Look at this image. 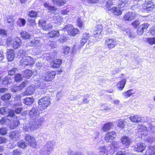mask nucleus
Segmentation results:
<instances>
[{
  "label": "nucleus",
  "instance_id": "nucleus-41",
  "mask_svg": "<svg viewBox=\"0 0 155 155\" xmlns=\"http://www.w3.org/2000/svg\"><path fill=\"white\" fill-rule=\"evenodd\" d=\"M32 74V71L29 70H27L23 72V76L27 78H29Z\"/></svg>",
  "mask_w": 155,
  "mask_h": 155
},
{
  "label": "nucleus",
  "instance_id": "nucleus-3",
  "mask_svg": "<svg viewBox=\"0 0 155 155\" xmlns=\"http://www.w3.org/2000/svg\"><path fill=\"white\" fill-rule=\"evenodd\" d=\"M62 30L67 31L68 34L72 36H75L79 33V31L78 29L74 28L70 25H66Z\"/></svg>",
  "mask_w": 155,
  "mask_h": 155
},
{
  "label": "nucleus",
  "instance_id": "nucleus-9",
  "mask_svg": "<svg viewBox=\"0 0 155 155\" xmlns=\"http://www.w3.org/2000/svg\"><path fill=\"white\" fill-rule=\"evenodd\" d=\"M29 45L33 47L36 49H40L42 46V43L39 38H36L31 41L29 43Z\"/></svg>",
  "mask_w": 155,
  "mask_h": 155
},
{
  "label": "nucleus",
  "instance_id": "nucleus-33",
  "mask_svg": "<svg viewBox=\"0 0 155 155\" xmlns=\"http://www.w3.org/2000/svg\"><path fill=\"white\" fill-rule=\"evenodd\" d=\"M53 20L55 24L60 25L61 21L62 18L58 14H55L53 17Z\"/></svg>",
  "mask_w": 155,
  "mask_h": 155
},
{
  "label": "nucleus",
  "instance_id": "nucleus-51",
  "mask_svg": "<svg viewBox=\"0 0 155 155\" xmlns=\"http://www.w3.org/2000/svg\"><path fill=\"white\" fill-rule=\"evenodd\" d=\"M147 42L150 45L155 44V37L154 38H148L147 40Z\"/></svg>",
  "mask_w": 155,
  "mask_h": 155
},
{
  "label": "nucleus",
  "instance_id": "nucleus-11",
  "mask_svg": "<svg viewBox=\"0 0 155 155\" xmlns=\"http://www.w3.org/2000/svg\"><path fill=\"white\" fill-rule=\"evenodd\" d=\"M137 15L134 11L129 12L124 15V19L125 21H131L135 18Z\"/></svg>",
  "mask_w": 155,
  "mask_h": 155
},
{
  "label": "nucleus",
  "instance_id": "nucleus-40",
  "mask_svg": "<svg viewBox=\"0 0 155 155\" xmlns=\"http://www.w3.org/2000/svg\"><path fill=\"white\" fill-rule=\"evenodd\" d=\"M118 123L117 126L120 128L123 129L125 127V125L124 124L125 120L120 119L117 120Z\"/></svg>",
  "mask_w": 155,
  "mask_h": 155
},
{
  "label": "nucleus",
  "instance_id": "nucleus-61",
  "mask_svg": "<svg viewBox=\"0 0 155 155\" xmlns=\"http://www.w3.org/2000/svg\"><path fill=\"white\" fill-rule=\"evenodd\" d=\"M27 81H24L18 87L19 88V90H21L22 88L26 86L27 84Z\"/></svg>",
  "mask_w": 155,
  "mask_h": 155
},
{
  "label": "nucleus",
  "instance_id": "nucleus-52",
  "mask_svg": "<svg viewBox=\"0 0 155 155\" xmlns=\"http://www.w3.org/2000/svg\"><path fill=\"white\" fill-rule=\"evenodd\" d=\"M17 70V68H12V69L9 70L8 71V74L10 76L13 75Z\"/></svg>",
  "mask_w": 155,
  "mask_h": 155
},
{
  "label": "nucleus",
  "instance_id": "nucleus-15",
  "mask_svg": "<svg viewBox=\"0 0 155 155\" xmlns=\"http://www.w3.org/2000/svg\"><path fill=\"white\" fill-rule=\"evenodd\" d=\"M116 136V133L114 131L107 133L105 135V140L107 142H111Z\"/></svg>",
  "mask_w": 155,
  "mask_h": 155
},
{
  "label": "nucleus",
  "instance_id": "nucleus-46",
  "mask_svg": "<svg viewBox=\"0 0 155 155\" xmlns=\"http://www.w3.org/2000/svg\"><path fill=\"white\" fill-rule=\"evenodd\" d=\"M110 146L112 148L114 147V150H116L117 149L120 147V143L117 142H113L110 144Z\"/></svg>",
  "mask_w": 155,
  "mask_h": 155
},
{
  "label": "nucleus",
  "instance_id": "nucleus-37",
  "mask_svg": "<svg viewBox=\"0 0 155 155\" xmlns=\"http://www.w3.org/2000/svg\"><path fill=\"white\" fill-rule=\"evenodd\" d=\"M48 36H49L51 38L58 37L60 35V34L59 31H52L48 33Z\"/></svg>",
  "mask_w": 155,
  "mask_h": 155
},
{
  "label": "nucleus",
  "instance_id": "nucleus-26",
  "mask_svg": "<svg viewBox=\"0 0 155 155\" xmlns=\"http://www.w3.org/2000/svg\"><path fill=\"white\" fill-rule=\"evenodd\" d=\"M53 4L59 6L63 5L67 3L66 0H52Z\"/></svg>",
  "mask_w": 155,
  "mask_h": 155
},
{
  "label": "nucleus",
  "instance_id": "nucleus-21",
  "mask_svg": "<svg viewBox=\"0 0 155 155\" xmlns=\"http://www.w3.org/2000/svg\"><path fill=\"white\" fill-rule=\"evenodd\" d=\"M146 146L144 143H139L134 146L135 151L138 152H142L145 149Z\"/></svg>",
  "mask_w": 155,
  "mask_h": 155
},
{
  "label": "nucleus",
  "instance_id": "nucleus-45",
  "mask_svg": "<svg viewBox=\"0 0 155 155\" xmlns=\"http://www.w3.org/2000/svg\"><path fill=\"white\" fill-rule=\"evenodd\" d=\"M12 82V80L10 78L7 76L2 81V84L5 85H7Z\"/></svg>",
  "mask_w": 155,
  "mask_h": 155
},
{
  "label": "nucleus",
  "instance_id": "nucleus-39",
  "mask_svg": "<svg viewBox=\"0 0 155 155\" xmlns=\"http://www.w3.org/2000/svg\"><path fill=\"white\" fill-rule=\"evenodd\" d=\"M44 5L45 7L48 10V11L49 12H53L54 11H55L56 9V8L54 7L50 6L46 3H45L44 4Z\"/></svg>",
  "mask_w": 155,
  "mask_h": 155
},
{
  "label": "nucleus",
  "instance_id": "nucleus-47",
  "mask_svg": "<svg viewBox=\"0 0 155 155\" xmlns=\"http://www.w3.org/2000/svg\"><path fill=\"white\" fill-rule=\"evenodd\" d=\"M11 98L10 94L8 93L2 96L1 99L2 101H7L9 100Z\"/></svg>",
  "mask_w": 155,
  "mask_h": 155
},
{
  "label": "nucleus",
  "instance_id": "nucleus-24",
  "mask_svg": "<svg viewBox=\"0 0 155 155\" xmlns=\"http://www.w3.org/2000/svg\"><path fill=\"white\" fill-rule=\"evenodd\" d=\"M61 64V60L60 59H55L52 61L51 64L52 67L58 68L60 66Z\"/></svg>",
  "mask_w": 155,
  "mask_h": 155
},
{
  "label": "nucleus",
  "instance_id": "nucleus-43",
  "mask_svg": "<svg viewBox=\"0 0 155 155\" xmlns=\"http://www.w3.org/2000/svg\"><path fill=\"white\" fill-rule=\"evenodd\" d=\"M21 37L24 39H28L31 35L26 31H23L20 33Z\"/></svg>",
  "mask_w": 155,
  "mask_h": 155
},
{
  "label": "nucleus",
  "instance_id": "nucleus-60",
  "mask_svg": "<svg viewBox=\"0 0 155 155\" xmlns=\"http://www.w3.org/2000/svg\"><path fill=\"white\" fill-rule=\"evenodd\" d=\"M27 55L26 52L23 50H20L18 53V55H20L21 57L23 58Z\"/></svg>",
  "mask_w": 155,
  "mask_h": 155
},
{
  "label": "nucleus",
  "instance_id": "nucleus-55",
  "mask_svg": "<svg viewBox=\"0 0 155 155\" xmlns=\"http://www.w3.org/2000/svg\"><path fill=\"white\" fill-rule=\"evenodd\" d=\"M48 45L52 48H54L57 47L56 42L53 41H50L48 43Z\"/></svg>",
  "mask_w": 155,
  "mask_h": 155
},
{
  "label": "nucleus",
  "instance_id": "nucleus-56",
  "mask_svg": "<svg viewBox=\"0 0 155 155\" xmlns=\"http://www.w3.org/2000/svg\"><path fill=\"white\" fill-rule=\"evenodd\" d=\"M78 26L80 28H84L82 21L80 18H78L77 21Z\"/></svg>",
  "mask_w": 155,
  "mask_h": 155
},
{
  "label": "nucleus",
  "instance_id": "nucleus-42",
  "mask_svg": "<svg viewBox=\"0 0 155 155\" xmlns=\"http://www.w3.org/2000/svg\"><path fill=\"white\" fill-rule=\"evenodd\" d=\"M34 99L32 97H27L24 100L25 104L27 105H31Z\"/></svg>",
  "mask_w": 155,
  "mask_h": 155
},
{
  "label": "nucleus",
  "instance_id": "nucleus-14",
  "mask_svg": "<svg viewBox=\"0 0 155 155\" xmlns=\"http://www.w3.org/2000/svg\"><path fill=\"white\" fill-rule=\"evenodd\" d=\"M29 114L30 118L35 119L38 117L39 112L38 109L34 108L29 111Z\"/></svg>",
  "mask_w": 155,
  "mask_h": 155
},
{
  "label": "nucleus",
  "instance_id": "nucleus-32",
  "mask_svg": "<svg viewBox=\"0 0 155 155\" xmlns=\"http://www.w3.org/2000/svg\"><path fill=\"white\" fill-rule=\"evenodd\" d=\"M21 40L19 38H16L13 42V47L14 49H17L20 47L21 45Z\"/></svg>",
  "mask_w": 155,
  "mask_h": 155
},
{
  "label": "nucleus",
  "instance_id": "nucleus-23",
  "mask_svg": "<svg viewBox=\"0 0 155 155\" xmlns=\"http://www.w3.org/2000/svg\"><path fill=\"white\" fill-rule=\"evenodd\" d=\"M15 56V52L12 49H8L7 51V58L9 61H12Z\"/></svg>",
  "mask_w": 155,
  "mask_h": 155
},
{
  "label": "nucleus",
  "instance_id": "nucleus-58",
  "mask_svg": "<svg viewBox=\"0 0 155 155\" xmlns=\"http://www.w3.org/2000/svg\"><path fill=\"white\" fill-rule=\"evenodd\" d=\"M18 146L23 149L26 146L25 142L23 141H20L18 142Z\"/></svg>",
  "mask_w": 155,
  "mask_h": 155
},
{
  "label": "nucleus",
  "instance_id": "nucleus-13",
  "mask_svg": "<svg viewBox=\"0 0 155 155\" xmlns=\"http://www.w3.org/2000/svg\"><path fill=\"white\" fill-rule=\"evenodd\" d=\"M154 7V4L151 1L146 2L143 5V8L145 11H150L153 10Z\"/></svg>",
  "mask_w": 155,
  "mask_h": 155
},
{
  "label": "nucleus",
  "instance_id": "nucleus-30",
  "mask_svg": "<svg viewBox=\"0 0 155 155\" xmlns=\"http://www.w3.org/2000/svg\"><path fill=\"white\" fill-rule=\"evenodd\" d=\"M155 155V146L149 147L147 150L145 155Z\"/></svg>",
  "mask_w": 155,
  "mask_h": 155
},
{
  "label": "nucleus",
  "instance_id": "nucleus-36",
  "mask_svg": "<svg viewBox=\"0 0 155 155\" xmlns=\"http://www.w3.org/2000/svg\"><path fill=\"white\" fill-rule=\"evenodd\" d=\"M113 124L112 123L108 122L105 124L102 127V130L104 131H106L109 130L111 127L113 126Z\"/></svg>",
  "mask_w": 155,
  "mask_h": 155
},
{
  "label": "nucleus",
  "instance_id": "nucleus-62",
  "mask_svg": "<svg viewBox=\"0 0 155 155\" xmlns=\"http://www.w3.org/2000/svg\"><path fill=\"white\" fill-rule=\"evenodd\" d=\"M128 153L126 151H120L118 152L116 155H128Z\"/></svg>",
  "mask_w": 155,
  "mask_h": 155
},
{
  "label": "nucleus",
  "instance_id": "nucleus-4",
  "mask_svg": "<svg viewBox=\"0 0 155 155\" xmlns=\"http://www.w3.org/2000/svg\"><path fill=\"white\" fill-rule=\"evenodd\" d=\"M53 143L52 142L49 141L45 144L44 147L45 151L42 153H40L41 155H49L54 150Z\"/></svg>",
  "mask_w": 155,
  "mask_h": 155
},
{
  "label": "nucleus",
  "instance_id": "nucleus-54",
  "mask_svg": "<svg viewBox=\"0 0 155 155\" xmlns=\"http://www.w3.org/2000/svg\"><path fill=\"white\" fill-rule=\"evenodd\" d=\"M112 5V3L111 1H108L106 3V7L107 8V9L110 11L111 9L110 8L111 6Z\"/></svg>",
  "mask_w": 155,
  "mask_h": 155
},
{
  "label": "nucleus",
  "instance_id": "nucleus-27",
  "mask_svg": "<svg viewBox=\"0 0 155 155\" xmlns=\"http://www.w3.org/2000/svg\"><path fill=\"white\" fill-rule=\"evenodd\" d=\"M129 119L133 122H139L142 121L141 117L139 115L131 116L129 117Z\"/></svg>",
  "mask_w": 155,
  "mask_h": 155
},
{
  "label": "nucleus",
  "instance_id": "nucleus-25",
  "mask_svg": "<svg viewBox=\"0 0 155 155\" xmlns=\"http://www.w3.org/2000/svg\"><path fill=\"white\" fill-rule=\"evenodd\" d=\"M127 82L126 79H124L119 82L117 84V87L120 91H122L124 88Z\"/></svg>",
  "mask_w": 155,
  "mask_h": 155
},
{
  "label": "nucleus",
  "instance_id": "nucleus-57",
  "mask_svg": "<svg viewBox=\"0 0 155 155\" xmlns=\"http://www.w3.org/2000/svg\"><path fill=\"white\" fill-rule=\"evenodd\" d=\"M7 133V130L5 128L2 127L0 129V134L2 135H5Z\"/></svg>",
  "mask_w": 155,
  "mask_h": 155
},
{
  "label": "nucleus",
  "instance_id": "nucleus-5",
  "mask_svg": "<svg viewBox=\"0 0 155 155\" xmlns=\"http://www.w3.org/2000/svg\"><path fill=\"white\" fill-rule=\"evenodd\" d=\"M34 63L33 59L29 56L24 57L20 61V64L23 67H25L29 65H32Z\"/></svg>",
  "mask_w": 155,
  "mask_h": 155
},
{
  "label": "nucleus",
  "instance_id": "nucleus-19",
  "mask_svg": "<svg viewBox=\"0 0 155 155\" xmlns=\"http://www.w3.org/2000/svg\"><path fill=\"white\" fill-rule=\"evenodd\" d=\"M35 88V85H32L28 87L26 90L22 93V94L24 96L31 95L34 93Z\"/></svg>",
  "mask_w": 155,
  "mask_h": 155
},
{
  "label": "nucleus",
  "instance_id": "nucleus-20",
  "mask_svg": "<svg viewBox=\"0 0 155 155\" xmlns=\"http://www.w3.org/2000/svg\"><path fill=\"white\" fill-rule=\"evenodd\" d=\"M121 141L123 144L126 146H129L132 143L131 138L127 136L122 137L121 139Z\"/></svg>",
  "mask_w": 155,
  "mask_h": 155
},
{
  "label": "nucleus",
  "instance_id": "nucleus-50",
  "mask_svg": "<svg viewBox=\"0 0 155 155\" xmlns=\"http://www.w3.org/2000/svg\"><path fill=\"white\" fill-rule=\"evenodd\" d=\"M21 151L20 149H16L13 150L11 153L12 155H21Z\"/></svg>",
  "mask_w": 155,
  "mask_h": 155
},
{
  "label": "nucleus",
  "instance_id": "nucleus-64",
  "mask_svg": "<svg viewBox=\"0 0 155 155\" xmlns=\"http://www.w3.org/2000/svg\"><path fill=\"white\" fill-rule=\"evenodd\" d=\"M7 140L5 137H0V144L7 142Z\"/></svg>",
  "mask_w": 155,
  "mask_h": 155
},
{
  "label": "nucleus",
  "instance_id": "nucleus-22",
  "mask_svg": "<svg viewBox=\"0 0 155 155\" xmlns=\"http://www.w3.org/2000/svg\"><path fill=\"white\" fill-rule=\"evenodd\" d=\"M10 124L8 125L10 128L11 129H14L18 126L20 124L19 120L17 119H12Z\"/></svg>",
  "mask_w": 155,
  "mask_h": 155
},
{
  "label": "nucleus",
  "instance_id": "nucleus-2",
  "mask_svg": "<svg viewBox=\"0 0 155 155\" xmlns=\"http://www.w3.org/2000/svg\"><path fill=\"white\" fill-rule=\"evenodd\" d=\"M38 107L40 110L46 109L50 104L49 98L46 97L41 98L38 101Z\"/></svg>",
  "mask_w": 155,
  "mask_h": 155
},
{
  "label": "nucleus",
  "instance_id": "nucleus-63",
  "mask_svg": "<svg viewBox=\"0 0 155 155\" xmlns=\"http://www.w3.org/2000/svg\"><path fill=\"white\" fill-rule=\"evenodd\" d=\"M140 22L139 21H135L132 23V25L134 28H136L140 24Z\"/></svg>",
  "mask_w": 155,
  "mask_h": 155
},
{
  "label": "nucleus",
  "instance_id": "nucleus-6",
  "mask_svg": "<svg viewBox=\"0 0 155 155\" xmlns=\"http://www.w3.org/2000/svg\"><path fill=\"white\" fill-rule=\"evenodd\" d=\"M45 121V119L42 117H41L39 119L36 118L34 119L33 121L31 122V125L33 127L32 129H34V130L37 129L41 126Z\"/></svg>",
  "mask_w": 155,
  "mask_h": 155
},
{
  "label": "nucleus",
  "instance_id": "nucleus-1",
  "mask_svg": "<svg viewBox=\"0 0 155 155\" xmlns=\"http://www.w3.org/2000/svg\"><path fill=\"white\" fill-rule=\"evenodd\" d=\"M90 37V35L88 33L85 32L83 34L81 39L80 43L75 44L72 49L71 53L74 54L76 53L78 49L81 48L86 42L87 40Z\"/></svg>",
  "mask_w": 155,
  "mask_h": 155
},
{
  "label": "nucleus",
  "instance_id": "nucleus-18",
  "mask_svg": "<svg viewBox=\"0 0 155 155\" xmlns=\"http://www.w3.org/2000/svg\"><path fill=\"white\" fill-rule=\"evenodd\" d=\"M102 26L101 25H97L94 29V31L93 34L94 35L99 36V38H102V36L100 35L102 31Z\"/></svg>",
  "mask_w": 155,
  "mask_h": 155
},
{
  "label": "nucleus",
  "instance_id": "nucleus-28",
  "mask_svg": "<svg viewBox=\"0 0 155 155\" xmlns=\"http://www.w3.org/2000/svg\"><path fill=\"white\" fill-rule=\"evenodd\" d=\"M135 93V91L134 90L131 89L123 92L122 95L124 97L127 98L134 94Z\"/></svg>",
  "mask_w": 155,
  "mask_h": 155
},
{
  "label": "nucleus",
  "instance_id": "nucleus-44",
  "mask_svg": "<svg viewBox=\"0 0 155 155\" xmlns=\"http://www.w3.org/2000/svg\"><path fill=\"white\" fill-rule=\"evenodd\" d=\"M142 138L150 143H151L154 140L153 137H150L148 134L146 135L144 137H143Z\"/></svg>",
  "mask_w": 155,
  "mask_h": 155
},
{
  "label": "nucleus",
  "instance_id": "nucleus-49",
  "mask_svg": "<svg viewBox=\"0 0 155 155\" xmlns=\"http://www.w3.org/2000/svg\"><path fill=\"white\" fill-rule=\"evenodd\" d=\"M9 122V120L6 117H3L0 120L1 124L3 125H6Z\"/></svg>",
  "mask_w": 155,
  "mask_h": 155
},
{
  "label": "nucleus",
  "instance_id": "nucleus-34",
  "mask_svg": "<svg viewBox=\"0 0 155 155\" xmlns=\"http://www.w3.org/2000/svg\"><path fill=\"white\" fill-rule=\"evenodd\" d=\"M73 8L72 7H68L66 8L62 9L61 10V13L62 15H66L68 14V13H70L72 12L73 10Z\"/></svg>",
  "mask_w": 155,
  "mask_h": 155
},
{
  "label": "nucleus",
  "instance_id": "nucleus-31",
  "mask_svg": "<svg viewBox=\"0 0 155 155\" xmlns=\"http://www.w3.org/2000/svg\"><path fill=\"white\" fill-rule=\"evenodd\" d=\"M111 12L115 15H119L121 14L122 12L119 8L113 7L110 10Z\"/></svg>",
  "mask_w": 155,
  "mask_h": 155
},
{
  "label": "nucleus",
  "instance_id": "nucleus-7",
  "mask_svg": "<svg viewBox=\"0 0 155 155\" xmlns=\"http://www.w3.org/2000/svg\"><path fill=\"white\" fill-rule=\"evenodd\" d=\"M56 74V73L54 71L45 72L41 79L42 78L47 81H50L54 78Z\"/></svg>",
  "mask_w": 155,
  "mask_h": 155
},
{
  "label": "nucleus",
  "instance_id": "nucleus-59",
  "mask_svg": "<svg viewBox=\"0 0 155 155\" xmlns=\"http://www.w3.org/2000/svg\"><path fill=\"white\" fill-rule=\"evenodd\" d=\"M15 80L16 81H18L21 80L22 79L21 74H16L15 76Z\"/></svg>",
  "mask_w": 155,
  "mask_h": 155
},
{
  "label": "nucleus",
  "instance_id": "nucleus-12",
  "mask_svg": "<svg viewBox=\"0 0 155 155\" xmlns=\"http://www.w3.org/2000/svg\"><path fill=\"white\" fill-rule=\"evenodd\" d=\"M25 139L29 144L33 147L36 146V143L35 138L29 134H27L25 137Z\"/></svg>",
  "mask_w": 155,
  "mask_h": 155
},
{
  "label": "nucleus",
  "instance_id": "nucleus-16",
  "mask_svg": "<svg viewBox=\"0 0 155 155\" xmlns=\"http://www.w3.org/2000/svg\"><path fill=\"white\" fill-rule=\"evenodd\" d=\"M20 133L18 131H14L9 133V137L10 139L14 141L18 140L20 135Z\"/></svg>",
  "mask_w": 155,
  "mask_h": 155
},
{
  "label": "nucleus",
  "instance_id": "nucleus-8",
  "mask_svg": "<svg viewBox=\"0 0 155 155\" xmlns=\"http://www.w3.org/2000/svg\"><path fill=\"white\" fill-rule=\"evenodd\" d=\"M53 24L52 23H50L46 24V21L42 19H41L39 21V26L45 30H49L51 29L53 27Z\"/></svg>",
  "mask_w": 155,
  "mask_h": 155
},
{
  "label": "nucleus",
  "instance_id": "nucleus-17",
  "mask_svg": "<svg viewBox=\"0 0 155 155\" xmlns=\"http://www.w3.org/2000/svg\"><path fill=\"white\" fill-rule=\"evenodd\" d=\"M138 131L141 135L142 138L145 137L147 134H148V131L146 127L144 125H140L138 128Z\"/></svg>",
  "mask_w": 155,
  "mask_h": 155
},
{
  "label": "nucleus",
  "instance_id": "nucleus-35",
  "mask_svg": "<svg viewBox=\"0 0 155 155\" xmlns=\"http://www.w3.org/2000/svg\"><path fill=\"white\" fill-rule=\"evenodd\" d=\"M98 151L101 155H108V150L104 146H101L98 149Z\"/></svg>",
  "mask_w": 155,
  "mask_h": 155
},
{
  "label": "nucleus",
  "instance_id": "nucleus-29",
  "mask_svg": "<svg viewBox=\"0 0 155 155\" xmlns=\"http://www.w3.org/2000/svg\"><path fill=\"white\" fill-rule=\"evenodd\" d=\"M31 124V122H30L28 124H25L22 127L23 130L25 132L34 130V129H32L33 127Z\"/></svg>",
  "mask_w": 155,
  "mask_h": 155
},
{
  "label": "nucleus",
  "instance_id": "nucleus-53",
  "mask_svg": "<svg viewBox=\"0 0 155 155\" xmlns=\"http://www.w3.org/2000/svg\"><path fill=\"white\" fill-rule=\"evenodd\" d=\"M28 15L31 18H35L37 16V13L35 11H31L29 12Z\"/></svg>",
  "mask_w": 155,
  "mask_h": 155
},
{
  "label": "nucleus",
  "instance_id": "nucleus-10",
  "mask_svg": "<svg viewBox=\"0 0 155 155\" xmlns=\"http://www.w3.org/2000/svg\"><path fill=\"white\" fill-rule=\"evenodd\" d=\"M105 42L107 47L110 49L114 48L117 45V42L114 38L107 39Z\"/></svg>",
  "mask_w": 155,
  "mask_h": 155
},
{
  "label": "nucleus",
  "instance_id": "nucleus-48",
  "mask_svg": "<svg viewBox=\"0 0 155 155\" xmlns=\"http://www.w3.org/2000/svg\"><path fill=\"white\" fill-rule=\"evenodd\" d=\"M70 48L67 46H64L63 48V53L67 55L68 54L70 51Z\"/></svg>",
  "mask_w": 155,
  "mask_h": 155
},
{
  "label": "nucleus",
  "instance_id": "nucleus-38",
  "mask_svg": "<svg viewBox=\"0 0 155 155\" xmlns=\"http://www.w3.org/2000/svg\"><path fill=\"white\" fill-rule=\"evenodd\" d=\"M129 2L130 1L129 0H120L118 2V5L120 8L127 6Z\"/></svg>",
  "mask_w": 155,
  "mask_h": 155
}]
</instances>
